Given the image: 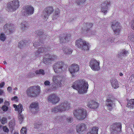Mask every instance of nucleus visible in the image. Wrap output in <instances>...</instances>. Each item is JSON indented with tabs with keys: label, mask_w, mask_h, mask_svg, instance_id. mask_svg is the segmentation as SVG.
Listing matches in <instances>:
<instances>
[{
	"label": "nucleus",
	"mask_w": 134,
	"mask_h": 134,
	"mask_svg": "<svg viewBox=\"0 0 134 134\" xmlns=\"http://www.w3.org/2000/svg\"><path fill=\"white\" fill-rule=\"evenodd\" d=\"M74 115L79 120L83 119L87 116L86 111L82 108H79L73 112Z\"/></svg>",
	"instance_id": "39448f33"
},
{
	"label": "nucleus",
	"mask_w": 134,
	"mask_h": 134,
	"mask_svg": "<svg viewBox=\"0 0 134 134\" xmlns=\"http://www.w3.org/2000/svg\"><path fill=\"white\" fill-rule=\"evenodd\" d=\"M111 82L112 87L114 89H116L119 87V84L117 80L113 79L111 81Z\"/></svg>",
	"instance_id": "c85d7f7f"
},
{
	"label": "nucleus",
	"mask_w": 134,
	"mask_h": 134,
	"mask_svg": "<svg viewBox=\"0 0 134 134\" xmlns=\"http://www.w3.org/2000/svg\"><path fill=\"white\" fill-rule=\"evenodd\" d=\"M46 48L41 46L39 47L38 50L35 53V54L36 56H38L41 53L46 52Z\"/></svg>",
	"instance_id": "cd10ccee"
},
{
	"label": "nucleus",
	"mask_w": 134,
	"mask_h": 134,
	"mask_svg": "<svg viewBox=\"0 0 134 134\" xmlns=\"http://www.w3.org/2000/svg\"><path fill=\"white\" fill-rule=\"evenodd\" d=\"M40 91V87L38 86H34L30 87L26 91V93L29 96L36 97L38 96Z\"/></svg>",
	"instance_id": "7ed1b4c3"
},
{
	"label": "nucleus",
	"mask_w": 134,
	"mask_h": 134,
	"mask_svg": "<svg viewBox=\"0 0 134 134\" xmlns=\"http://www.w3.org/2000/svg\"><path fill=\"white\" fill-rule=\"evenodd\" d=\"M3 131L6 132L8 133L9 131L8 129L6 126H3Z\"/></svg>",
	"instance_id": "49530a36"
},
{
	"label": "nucleus",
	"mask_w": 134,
	"mask_h": 134,
	"mask_svg": "<svg viewBox=\"0 0 134 134\" xmlns=\"http://www.w3.org/2000/svg\"><path fill=\"white\" fill-rule=\"evenodd\" d=\"M28 26L29 24L27 22H23L21 24V29L23 30H25L28 28Z\"/></svg>",
	"instance_id": "2f4dec72"
},
{
	"label": "nucleus",
	"mask_w": 134,
	"mask_h": 134,
	"mask_svg": "<svg viewBox=\"0 0 134 134\" xmlns=\"http://www.w3.org/2000/svg\"><path fill=\"white\" fill-rule=\"evenodd\" d=\"M86 0H76V3L78 5H81L85 2Z\"/></svg>",
	"instance_id": "a19ab883"
},
{
	"label": "nucleus",
	"mask_w": 134,
	"mask_h": 134,
	"mask_svg": "<svg viewBox=\"0 0 134 134\" xmlns=\"http://www.w3.org/2000/svg\"><path fill=\"white\" fill-rule=\"evenodd\" d=\"M19 6V2L18 0H13L8 3L7 10L11 12L17 10Z\"/></svg>",
	"instance_id": "423d86ee"
},
{
	"label": "nucleus",
	"mask_w": 134,
	"mask_h": 134,
	"mask_svg": "<svg viewBox=\"0 0 134 134\" xmlns=\"http://www.w3.org/2000/svg\"><path fill=\"white\" fill-rule=\"evenodd\" d=\"M126 107L130 109H134V99H131L129 100L127 102Z\"/></svg>",
	"instance_id": "bb28decb"
},
{
	"label": "nucleus",
	"mask_w": 134,
	"mask_h": 134,
	"mask_svg": "<svg viewBox=\"0 0 134 134\" xmlns=\"http://www.w3.org/2000/svg\"><path fill=\"white\" fill-rule=\"evenodd\" d=\"M93 24L92 23H87L83 24L82 28V32L84 34H87L89 36H91V32L90 31V29L92 27Z\"/></svg>",
	"instance_id": "f8f14e48"
},
{
	"label": "nucleus",
	"mask_w": 134,
	"mask_h": 134,
	"mask_svg": "<svg viewBox=\"0 0 134 134\" xmlns=\"http://www.w3.org/2000/svg\"><path fill=\"white\" fill-rule=\"evenodd\" d=\"M70 35L68 34L66 35L65 37H61L60 38V42L62 43H65L67 41H70L71 39Z\"/></svg>",
	"instance_id": "a878e982"
},
{
	"label": "nucleus",
	"mask_w": 134,
	"mask_h": 134,
	"mask_svg": "<svg viewBox=\"0 0 134 134\" xmlns=\"http://www.w3.org/2000/svg\"><path fill=\"white\" fill-rule=\"evenodd\" d=\"M60 15V11L59 9L57 8L54 14L53 17V19L54 20L57 19L58 18Z\"/></svg>",
	"instance_id": "c756f323"
},
{
	"label": "nucleus",
	"mask_w": 134,
	"mask_h": 134,
	"mask_svg": "<svg viewBox=\"0 0 134 134\" xmlns=\"http://www.w3.org/2000/svg\"><path fill=\"white\" fill-rule=\"evenodd\" d=\"M57 58L56 55L47 54L43 58V62L45 64H49V63L53 61Z\"/></svg>",
	"instance_id": "2eb2a0df"
},
{
	"label": "nucleus",
	"mask_w": 134,
	"mask_h": 134,
	"mask_svg": "<svg viewBox=\"0 0 134 134\" xmlns=\"http://www.w3.org/2000/svg\"><path fill=\"white\" fill-rule=\"evenodd\" d=\"M53 11V9L52 7H49L46 8L45 9V12L44 11L43 16L44 19H47L49 16L52 13Z\"/></svg>",
	"instance_id": "a211bd4d"
},
{
	"label": "nucleus",
	"mask_w": 134,
	"mask_h": 134,
	"mask_svg": "<svg viewBox=\"0 0 134 134\" xmlns=\"http://www.w3.org/2000/svg\"><path fill=\"white\" fill-rule=\"evenodd\" d=\"M10 32L11 33L13 32V31H10Z\"/></svg>",
	"instance_id": "338daca9"
},
{
	"label": "nucleus",
	"mask_w": 134,
	"mask_h": 134,
	"mask_svg": "<svg viewBox=\"0 0 134 134\" xmlns=\"http://www.w3.org/2000/svg\"><path fill=\"white\" fill-rule=\"evenodd\" d=\"M35 72L33 71L30 72L28 74V76L29 77H33L35 75Z\"/></svg>",
	"instance_id": "a18cd8bd"
},
{
	"label": "nucleus",
	"mask_w": 134,
	"mask_h": 134,
	"mask_svg": "<svg viewBox=\"0 0 134 134\" xmlns=\"http://www.w3.org/2000/svg\"><path fill=\"white\" fill-rule=\"evenodd\" d=\"M18 90V88H17L16 87H15V88H14L13 89V90H15V91H17Z\"/></svg>",
	"instance_id": "680f3d73"
},
{
	"label": "nucleus",
	"mask_w": 134,
	"mask_h": 134,
	"mask_svg": "<svg viewBox=\"0 0 134 134\" xmlns=\"http://www.w3.org/2000/svg\"><path fill=\"white\" fill-rule=\"evenodd\" d=\"M3 91L1 90H0V95H1L3 93Z\"/></svg>",
	"instance_id": "052dcab7"
},
{
	"label": "nucleus",
	"mask_w": 134,
	"mask_h": 134,
	"mask_svg": "<svg viewBox=\"0 0 134 134\" xmlns=\"http://www.w3.org/2000/svg\"><path fill=\"white\" fill-rule=\"evenodd\" d=\"M2 109L4 111H6L11 109L10 107H7L6 105H3L2 107Z\"/></svg>",
	"instance_id": "4c0bfd02"
},
{
	"label": "nucleus",
	"mask_w": 134,
	"mask_h": 134,
	"mask_svg": "<svg viewBox=\"0 0 134 134\" xmlns=\"http://www.w3.org/2000/svg\"><path fill=\"white\" fill-rule=\"evenodd\" d=\"M128 38L131 41L134 42V33L130 34Z\"/></svg>",
	"instance_id": "e433bc0d"
},
{
	"label": "nucleus",
	"mask_w": 134,
	"mask_h": 134,
	"mask_svg": "<svg viewBox=\"0 0 134 134\" xmlns=\"http://www.w3.org/2000/svg\"><path fill=\"white\" fill-rule=\"evenodd\" d=\"M61 77L58 76H54L53 77L52 81L54 86L49 89L47 90L48 91H51L52 90H57L59 87H62V84L61 83L62 81Z\"/></svg>",
	"instance_id": "20e7f679"
},
{
	"label": "nucleus",
	"mask_w": 134,
	"mask_h": 134,
	"mask_svg": "<svg viewBox=\"0 0 134 134\" xmlns=\"http://www.w3.org/2000/svg\"><path fill=\"white\" fill-rule=\"evenodd\" d=\"M5 84V83L4 82H2L0 84V87H3Z\"/></svg>",
	"instance_id": "6e6d98bb"
},
{
	"label": "nucleus",
	"mask_w": 134,
	"mask_h": 134,
	"mask_svg": "<svg viewBox=\"0 0 134 134\" xmlns=\"http://www.w3.org/2000/svg\"><path fill=\"white\" fill-rule=\"evenodd\" d=\"M9 124L10 131H12L14 130V126L15 125L14 122L12 121H11L9 122Z\"/></svg>",
	"instance_id": "473e14b6"
},
{
	"label": "nucleus",
	"mask_w": 134,
	"mask_h": 134,
	"mask_svg": "<svg viewBox=\"0 0 134 134\" xmlns=\"http://www.w3.org/2000/svg\"><path fill=\"white\" fill-rule=\"evenodd\" d=\"M29 108L31 111L32 113H36L38 111L39 109L38 103L37 102H32L30 105Z\"/></svg>",
	"instance_id": "6ab92c4d"
},
{
	"label": "nucleus",
	"mask_w": 134,
	"mask_h": 134,
	"mask_svg": "<svg viewBox=\"0 0 134 134\" xmlns=\"http://www.w3.org/2000/svg\"><path fill=\"white\" fill-rule=\"evenodd\" d=\"M69 103L67 101H65L61 103L59 105L52 109V112L54 113L58 112H63L66 111L70 108Z\"/></svg>",
	"instance_id": "f03ea898"
},
{
	"label": "nucleus",
	"mask_w": 134,
	"mask_h": 134,
	"mask_svg": "<svg viewBox=\"0 0 134 134\" xmlns=\"http://www.w3.org/2000/svg\"><path fill=\"white\" fill-rule=\"evenodd\" d=\"M27 43L26 41H21L18 43V47L20 48H22L25 47L27 44Z\"/></svg>",
	"instance_id": "7c9ffc66"
},
{
	"label": "nucleus",
	"mask_w": 134,
	"mask_h": 134,
	"mask_svg": "<svg viewBox=\"0 0 134 134\" xmlns=\"http://www.w3.org/2000/svg\"><path fill=\"white\" fill-rule=\"evenodd\" d=\"M99 127H93L89 130V131L87 134H98Z\"/></svg>",
	"instance_id": "b1692460"
},
{
	"label": "nucleus",
	"mask_w": 134,
	"mask_h": 134,
	"mask_svg": "<svg viewBox=\"0 0 134 134\" xmlns=\"http://www.w3.org/2000/svg\"><path fill=\"white\" fill-rule=\"evenodd\" d=\"M88 85L86 81L82 80L75 82L72 87L74 89L77 90L79 93L83 94L87 92Z\"/></svg>",
	"instance_id": "f257e3e1"
},
{
	"label": "nucleus",
	"mask_w": 134,
	"mask_h": 134,
	"mask_svg": "<svg viewBox=\"0 0 134 134\" xmlns=\"http://www.w3.org/2000/svg\"><path fill=\"white\" fill-rule=\"evenodd\" d=\"M7 26L8 25L7 24H5L4 26V29H6L7 27Z\"/></svg>",
	"instance_id": "13d9d810"
},
{
	"label": "nucleus",
	"mask_w": 134,
	"mask_h": 134,
	"mask_svg": "<svg viewBox=\"0 0 134 134\" xmlns=\"http://www.w3.org/2000/svg\"><path fill=\"white\" fill-rule=\"evenodd\" d=\"M79 70V65L76 64H72L69 68V70L72 75L78 72Z\"/></svg>",
	"instance_id": "aec40b11"
},
{
	"label": "nucleus",
	"mask_w": 134,
	"mask_h": 134,
	"mask_svg": "<svg viewBox=\"0 0 134 134\" xmlns=\"http://www.w3.org/2000/svg\"><path fill=\"white\" fill-rule=\"evenodd\" d=\"M18 133L17 132V131H16V132H14V134H18Z\"/></svg>",
	"instance_id": "0e129e2a"
},
{
	"label": "nucleus",
	"mask_w": 134,
	"mask_h": 134,
	"mask_svg": "<svg viewBox=\"0 0 134 134\" xmlns=\"http://www.w3.org/2000/svg\"><path fill=\"white\" fill-rule=\"evenodd\" d=\"M20 132L21 134H26V128L23 127L21 129Z\"/></svg>",
	"instance_id": "ea45409f"
},
{
	"label": "nucleus",
	"mask_w": 134,
	"mask_h": 134,
	"mask_svg": "<svg viewBox=\"0 0 134 134\" xmlns=\"http://www.w3.org/2000/svg\"><path fill=\"white\" fill-rule=\"evenodd\" d=\"M3 63L5 64H7V63L5 61H4Z\"/></svg>",
	"instance_id": "69168bd1"
},
{
	"label": "nucleus",
	"mask_w": 134,
	"mask_h": 134,
	"mask_svg": "<svg viewBox=\"0 0 134 134\" xmlns=\"http://www.w3.org/2000/svg\"><path fill=\"white\" fill-rule=\"evenodd\" d=\"M121 128V125L120 123L114 124L111 126L110 130L113 134L116 133L120 131Z\"/></svg>",
	"instance_id": "dca6fc26"
},
{
	"label": "nucleus",
	"mask_w": 134,
	"mask_h": 134,
	"mask_svg": "<svg viewBox=\"0 0 134 134\" xmlns=\"http://www.w3.org/2000/svg\"><path fill=\"white\" fill-rule=\"evenodd\" d=\"M73 120L71 118L69 117L67 119V122L68 123H71Z\"/></svg>",
	"instance_id": "8fccbe9b"
},
{
	"label": "nucleus",
	"mask_w": 134,
	"mask_h": 134,
	"mask_svg": "<svg viewBox=\"0 0 134 134\" xmlns=\"http://www.w3.org/2000/svg\"><path fill=\"white\" fill-rule=\"evenodd\" d=\"M129 54L128 51L123 49L121 50L118 53V56L119 57L121 58L127 56Z\"/></svg>",
	"instance_id": "5701e85b"
},
{
	"label": "nucleus",
	"mask_w": 134,
	"mask_h": 134,
	"mask_svg": "<svg viewBox=\"0 0 134 134\" xmlns=\"http://www.w3.org/2000/svg\"><path fill=\"white\" fill-rule=\"evenodd\" d=\"M58 120H59V121L61 122L66 119V117L64 115L60 117H58Z\"/></svg>",
	"instance_id": "79ce46f5"
},
{
	"label": "nucleus",
	"mask_w": 134,
	"mask_h": 134,
	"mask_svg": "<svg viewBox=\"0 0 134 134\" xmlns=\"http://www.w3.org/2000/svg\"><path fill=\"white\" fill-rule=\"evenodd\" d=\"M114 38L113 37H110L107 40V42L108 43L110 44L114 42Z\"/></svg>",
	"instance_id": "58836bf2"
},
{
	"label": "nucleus",
	"mask_w": 134,
	"mask_h": 134,
	"mask_svg": "<svg viewBox=\"0 0 134 134\" xmlns=\"http://www.w3.org/2000/svg\"><path fill=\"white\" fill-rule=\"evenodd\" d=\"M130 24L131 29L134 30V18L131 21Z\"/></svg>",
	"instance_id": "37998d69"
},
{
	"label": "nucleus",
	"mask_w": 134,
	"mask_h": 134,
	"mask_svg": "<svg viewBox=\"0 0 134 134\" xmlns=\"http://www.w3.org/2000/svg\"><path fill=\"white\" fill-rule=\"evenodd\" d=\"M41 126L40 125H39L38 124L36 125H36H35V127L36 128L38 129L40 126Z\"/></svg>",
	"instance_id": "4d7b16f0"
},
{
	"label": "nucleus",
	"mask_w": 134,
	"mask_h": 134,
	"mask_svg": "<svg viewBox=\"0 0 134 134\" xmlns=\"http://www.w3.org/2000/svg\"><path fill=\"white\" fill-rule=\"evenodd\" d=\"M1 122L2 124H4L7 123V119L5 117H3L1 119Z\"/></svg>",
	"instance_id": "c03bdc74"
},
{
	"label": "nucleus",
	"mask_w": 134,
	"mask_h": 134,
	"mask_svg": "<svg viewBox=\"0 0 134 134\" xmlns=\"http://www.w3.org/2000/svg\"><path fill=\"white\" fill-rule=\"evenodd\" d=\"M133 127H134V124H133Z\"/></svg>",
	"instance_id": "774afa93"
},
{
	"label": "nucleus",
	"mask_w": 134,
	"mask_h": 134,
	"mask_svg": "<svg viewBox=\"0 0 134 134\" xmlns=\"http://www.w3.org/2000/svg\"><path fill=\"white\" fill-rule=\"evenodd\" d=\"M119 75L120 76H122L123 75V74L122 73H119Z\"/></svg>",
	"instance_id": "e2e57ef3"
},
{
	"label": "nucleus",
	"mask_w": 134,
	"mask_h": 134,
	"mask_svg": "<svg viewBox=\"0 0 134 134\" xmlns=\"http://www.w3.org/2000/svg\"><path fill=\"white\" fill-rule=\"evenodd\" d=\"M87 106L90 108L95 109L98 107L99 104L97 102L91 100L88 103Z\"/></svg>",
	"instance_id": "412c9836"
},
{
	"label": "nucleus",
	"mask_w": 134,
	"mask_h": 134,
	"mask_svg": "<svg viewBox=\"0 0 134 134\" xmlns=\"http://www.w3.org/2000/svg\"><path fill=\"white\" fill-rule=\"evenodd\" d=\"M75 45L79 48L84 50H88L89 49L90 44L82 39L78 40L76 41Z\"/></svg>",
	"instance_id": "0eeeda50"
},
{
	"label": "nucleus",
	"mask_w": 134,
	"mask_h": 134,
	"mask_svg": "<svg viewBox=\"0 0 134 134\" xmlns=\"http://www.w3.org/2000/svg\"><path fill=\"white\" fill-rule=\"evenodd\" d=\"M111 25L115 33L118 35L122 29V26L120 23L115 20L111 23Z\"/></svg>",
	"instance_id": "1a4fd4ad"
},
{
	"label": "nucleus",
	"mask_w": 134,
	"mask_h": 134,
	"mask_svg": "<svg viewBox=\"0 0 134 134\" xmlns=\"http://www.w3.org/2000/svg\"><path fill=\"white\" fill-rule=\"evenodd\" d=\"M40 43L38 42H34L33 43V46L35 47H36L39 46L40 44H41Z\"/></svg>",
	"instance_id": "3c124183"
},
{
	"label": "nucleus",
	"mask_w": 134,
	"mask_h": 134,
	"mask_svg": "<svg viewBox=\"0 0 134 134\" xmlns=\"http://www.w3.org/2000/svg\"><path fill=\"white\" fill-rule=\"evenodd\" d=\"M130 81L131 82H133L134 81V76L132 75L130 78Z\"/></svg>",
	"instance_id": "864d4df0"
},
{
	"label": "nucleus",
	"mask_w": 134,
	"mask_h": 134,
	"mask_svg": "<svg viewBox=\"0 0 134 134\" xmlns=\"http://www.w3.org/2000/svg\"><path fill=\"white\" fill-rule=\"evenodd\" d=\"M12 88L10 86H9L7 88V90L9 93H11L12 92Z\"/></svg>",
	"instance_id": "603ef678"
},
{
	"label": "nucleus",
	"mask_w": 134,
	"mask_h": 134,
	"mask_svg": "<svg viewBox=\"0 0 134 134\" xmlns=\"http://www.w3.org/2000/svg\"><path fill=\"white\" fill-rule=\"evenodd\" d=\"M35 73L36 74H42L43 75L44 74V71L42 69H39L36 70L35 72Z\"/></svg>",
	"instance_id": "c9c22d12"
},
{
	"label": "nucleus",
	"mask_w": 134,
	"mask_h": 134,
	"mask_svg": "<svg viewBox=\"0 0 134 134\" xmlns=\"http://www.w3.org/2000/svg\"><path fill=\"white\" fill-rule=\"evenodd\" d=\"M106 105L108 107V109L111 110L113 108L114 104L112 101L110 99H108L106 100Z\"/></svg>",
	"instance_id": "393cba45"
},
{
	"label": "nucleus",
	"mask_w": 134,
	"mask_h": 134,
	"mask_svg": "<svg viewBox=\"0 0 134 134\" xmlns=\"http://www.w3.org/2000/svg\"><path fill=\"white\" fill-rule=\"evenodd\" d=\"M4 105H6L7 107H9V103L7 101H5L4 102Z\"/></svg>",
	"instance_id": "5fc2aeb1"
},
{
	"label": "nucleus",
	"mask_w": 134,
	"mask_h": 134,
	"mask_svg": "<svg viewBox=\"0 0 134 134\" xmlns=\"http://www.w3.org/2000/svg\"><path fill=\"white\" fill-rule=\"evenodd\" d=\"M6 38L5 35L3 33H1L0 35V40L2 41H5Z\"/></svg>",
	"instance_id": "f704fd0d"
},
{
	"label": "nucleus",
	"mask_w": 134,
	"mask_h": 134,
	"mask_svg": "<svg viewBox=\"0 0 134 134\" xmlns=\"http://www.w3.org/2000/svg\"><path fill=\"white\" fill-rule=\"evenodd\" d=\"M3 101V99L2 98H0V104Z\"/></svg>",
	"instance_id": "bf43d9fd"
},
{
	"label": "nucleus",
	"mask_w": 134,
	"mask_h": 134,
	"mask_svg": "<svg viewBox=\"0 0 134 134\" xmlns=\"http://www.w3.org/2000/svg\"><path fill=\"white\" fill-rule=\"evenodd\" d=\"M11 100L12 101L14 102H17L18 101V97L16 96L12 97V98Z\"/></svg>",
	"instance_id": "de8ad7c7"
},
{
	"label": "nucleus",
	"mask_w": 134,
	"mask_h": 134,
	"mask_svg": "<svg viewBox=\"0 0 134 134\" xmlns=\"http://www.w3.org/2000/svg\"><path fill=\"white\" fill-rule=\"evenodd\" d=\"M50 82L48 80L45 81L44 83V84L45 86H48L50 85Z\"/></svg>",
	"instance_id": "09e8293b"
},
{
	"label": "nucleus",
	"mask_w": 134,
	"mask_h": 134,
	"mask_svg": "<svg viewBox=\"0 0 134 134\" xmlns=\"http://www.w3.org/2000/svg\"><path fill=\"white\" fill-rule=\"evenodd\" d=\"M13 106L15 108V110L18 111L19 113L18 116V120L20 123L21 124L23 120V116L21 114L23 110V106L21 104H19L18 105L13 104Z\"/></svg>",
	"instance_id": "9d476101"
},
{
	"label": "nucleus",
	"mask_w": 134,
	"mask_h": 134,
	"mask_svg": "<svg viewBox=\"0 0 134 134\" xmlns=\"http://www.w3.org/2000/svg\"><path fill=\"white\" fill-rule=\"evenodd\" d=\"M34 12V8L31 5H27L24 7L23 13L25 16L33 14Z\"/></svg>",
	"instance_id": "4468645a"
},
{
	"label": "nucleus",
	"mask_w": 134,
	"mask_h": 134,
	"mask_svg": "<svg viewBox=\"0 0 134 134\" xmlns=\"http://www.w3.org/2000/svg\"><path fill=\"white\" fill-rule=\"evenodd\" d=\"M65 65L62 61L57 62L53 65V68L55 73L61 72L65 69Z\"/></svg>",
	"instance_id": "6e6552de"
},
{
	"label": "nucleus",
	"mask_w": 134,
	"mask_h": 134,
	"mask_svg": "<svg viewBox=\"0 0 134 134\" xmlns=\"http://www.w3.org/2000/svg\"><path fill=\"white\" fill-rule=\"evenodd\" d=\"M63 50L64 53L67 54L71 53L72 52L71 49H69L68 48H63Z\"/></svg>",
	"instance_id": "72a5a7b5"
},
{
	"label": "nucleus",
	"mask_w": 134,
	"mask_h": 134,
	"mask_svg": "<svg viewBox=\"0 0 134 134\" xmlns=\"http://www.w3.org/2000/svg\"><path fill=\"white\" fill-rule=\"evenodd\" d=\"M48 101L53 104H55L58 103L60 100L59 97L54 93L49 95L47 98Z\"/></svg>",
	"instance_id": "ddd939ff"
},
{
	"label": "nucleus",
	"mask_w": 134,
	"mask_h": 134,
	"mask_svg": "<svg viewBox=\"0 0 134 134\" xmlns=\"http://www.w3.org/2000/svg\"><path fill=\"white\" fill-rule=\"evenodd\" d=\"M110 2H107L106 3H102L101 5V11L103 12L104 14H105L107 12L108 7L109 5Z\"/></svg>",
	"instance_id": "4be33fe9"
},
{
	"label": "nucleus",
	"mask_w": 134,
	"mask_h": 134,
	"mask_svg": "<svg viewBox=\"0 0 134 134\" xmlns=\"http://www.w3.org/2000/svg\"><path fill=\"white\" fill-rule=\"evenodd\" d=\"M86 125L84 123L78 125L76 127L77 132L80 134L84 133L86 131Z\"/></svg>",
	"instance_id": "f3484780"
},
{
	"label": "nucleus",
	"mask_w": 134,
	"mask_h": 134,
	"mask_svg": "<svg viewBox=\"0 0 134 134\" xmlns=\"http://www.w3.org/2000/svg\"><path fill=\"white\" fill-rule=\"evenodd\" d=\"M100 62L95 59H92L90 63V66L92 70L94 71H98L100 69Z\"/></svg>",
	"instance_id": "9b49d317"
}]
</instances>
